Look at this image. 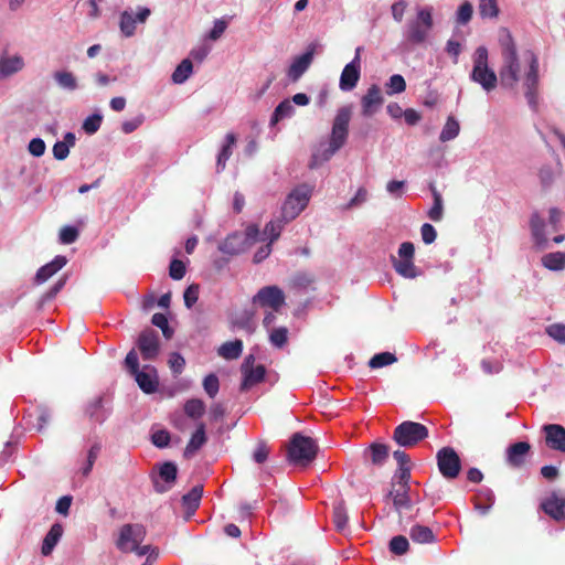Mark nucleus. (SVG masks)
Returning a JSON list of instances; mask_svg holds the SVG:
<instances>
[{"label": "nucleus", "instance_id": "obj_1", "mask_svg": "<svg viewBox=\"0 0 565 565\" xmlns=\"http://www.w3.org/2000/svg\"><path fill=\"white\" fill-rule=\"evenodd\" d=\"M499 44L502 56V65L499 70L500 84L513 89L520 81L521 64L515 41L505 28L500 30Z\"/></svg>", "mask_w": 565, "mask_h": 565}, {"label": "nucleus", "instance_id": "obj_2", "mask_svg": "<svg viewBox=\"0 0 565 565\" xmlns=\"http://www.w3.org/2000/svg\"><path fill=\"white\" fill-rule=\"evenodd\" d=\"M350 119L351 111L349 108L343 107L339 109L333 120L329 147L322 152L315 153L312 156L311 162L309 164L311 169L319 166L321 162L330 160L331 157L344 146L349 134Z\"/></svg>", "mask_w": 565, "mask_h": 565}, {"label": "nucleus", "instance_id": "obj_3", "mask_svg": "<svg viewBox=\"0 0 565 565\" xmlns=\"http://www.w3.org/2000/svg\"><path fill=\"white\" fill-rule=\"evenodd\" d=\"M434 8L431 6L418 7L416 15L406 23L404 38L411 45L425 44L434 29Z\"/></svg>", "mask_w": 565, "mask_h": 565}, {"label": "nucleus", "instance_id": "obj_4", "mask_svg": "<svg viewBox=\"0 0 565 565\" xmlns=\"http://www.w3.org/2000/svg\"><path fill=\"white\" fill-rule=\"evenodd\" d=\"M318 454L316 440L301 433H295L287 447V460L294 465L307 466L315 460Z\"/></svg>", "mask_w": 565, "mask_h": 565}, {"label": "nucleus", "instance_id": "obj_5", "mask_svg": "<svg viewBox=\"0 0 565 565\" xmlns=\"http://www.w3.org/2000/svg\"><path fill=\"white\" fill-rule=\"evenodd\" d=\"M470 78L480 84L486 92L493 90L498 85L499 77L488 65V50L484 46H479L475 52Z\"/></svg>", "mask_w": 565, "mask_h": 565}, {"label": "nucleus", "instance_id": "obj_6", "mask_svg": "<svg viewBox=\"0 0 565 565\" xmlns=\"http://www.w3.org/2000/svg\"><path fill=\"white\" fill-rule=\"evenodd\" d=\"M428 437V428L417 422L405 420L393 431V440L401 447L413 448Z\"/></svg>", "mask_w": 565, "mask_h": 565}, {"label": "nucleus", "instance_id": "obj_7", "mask_svg": "<svg viewBox=\"0 0 565 565\" xmlns=\"http://www.w3.org/2000/svg\"><path fill=\"white\" fill-rule=\"evenodd\" d=\"M310 196L311 190L305 184L294 189L281 206V216L285 222L295 220L308 205Z\"/></svg>", "mask_w": 565, "mask_h": 565}, {"label": "nucleus", "instance_id": "obj_8", "mask_svg": "<svg viewBox=\"0 0 565 565\" xmlns=\"http://www.w3.org/2000/svg\"><path fill=\"white\" fill-rule=\"evenodd\" d=\"M437 467L447 480L456 479L461 471V460L452 447H443L436 454Z\"/></svg>", "mask_w": 565, "mask_h": 565}, {"label": "nucleus", "instance_id": "obj_9", "mask_svg": "<svg viewBox=\"0 0 565 565\" xmlns=\"http://www.w3.org/2000/svg\"><path fill=\"white\" fill-rule=\"evenodd\" d=\"M146 537V529L141 524H125L120 529L117 547L122 552H132Z\"/></svg>", "mask_w": 565, "mask_h": 565}, {"label": "nucleus", "instance_id": "obj_10", "mask_svg": "<svg viewBox=\"0 0 565 565\" xmlns=\"http://www.w3.org/2000/svg\"><path fill=\"white\" fill-rule=\"evenodd\" d=\"M253 302L263 308L278 311L285 303V294L278 286H266L257 291L253 297Z\"/></svg>", "mask_w": 565, "mask_h": 565}, {"label": "nucleus", "instance_id": "obj_11", "mask_svg": "<svg viewBox=\"0 0 565 565\" xmlns=\"http://www.w3.org/2000/svg\"><path fill=\"white\" fill-rule=\"evenodd\" d=\"M255 356L249 354L245 358L242 363L241 371L243 374V382L241 384V391H247L252 386L260 383L265 379L266 369L263 364L254 366Z\"/></svg>", "mask_w": 565, "mask_h": 565}, {"label": "nucleus", "instance_id": "obj_12", "mask_svg": "<svg viewBox=\"0 0 565 565\" xmlns=\"http://www.w3.org/2000/svg\"><path fill=\"white\" fill-rule=\"evenodd\" d=\"M361 47L356 49L354 58L348 63L340 75L339 86L343 92H350L355 88L361 77Z\"/></svg>", "mask_w": 565, "mask_h": 565}, {"label": "nucleus", "instance_id": "obj_13", "mask_svg": "<svg viewBox=\"0 0 565 565\" xmlns=\"http://www.w3.org/2000/svg\"><path fill=\"white\" fill-rule=\"evenodd\" d=\"M138 349L143 360H153L159 354V337L153 329L143 330L137 341Z\"/></svg>", "mask_w": 565, "mask_h": 565}, {"label": "nucleus", "instance_id": "obj_14", "mask_svg": "<svg viewBox=\"0 0 565 565\" xmlns=\"http://www.w3.org/2000/svg\"><path fill=\"white\" fill-rule=\"evenodd\" d=\"M524 87L527 103L535 106L539 87V61L533 53H531L529 71L524 77Z\"/></svg>", "mask_w": 565, "mask_h": 565}, {"label": "nucleus", "instance_id": "obj_15", "mask_svg": "<svg viewBox=\"0 0 565 565\" xmlns=\"http://www.w3.org/2000/svg\"><path fill=\"white\" fill-rule=\"evenodd\" d=\"M540 508L553 520L562 521L565 519V495L553 491L541 502Z\"/></svg>", "mask_w": 565, "mask_h": 565}, {"label": "nucleus", "instance_id": "obj_16", "mask_svg": "<svg viewBox=\"0 0 565 565\" xmlns=\"http://www.w3.org/2000/svg\"><path fill=\"white\" fill-rule=\"evenodd\" d=\"M411 487L399 486L391 482V490L386 499H391L394 510L401 515L404 510H411L413 500L411 497Z\"/></svg>", "mask_w": 565, "mask_h": 565}, {"label": "nucleus", "instance_id": "obj_17", "mask_svg": "<svg viewBox=\"0 0 565 565\" xmlns=\"http://www.w3.org/2000/svg\"><path fill=\"white\" fill-rule=\"evenodd\" d=\"M384 98L377 85L373 84L361 98L362 115L364 117L373 116L383 105Z\"/></svg>", "mask_w": 565, "mask_h": 565}, {"label": "nucleus", "instance_id": "obj_18", "mask_svg": "<svg viewBox=\"0 0 565 565\" xmlns=\"http://www.w3.org/2000/svg\"><path fill=\"white\" fill-rule=\"evenodd\" d=\"M315 55V46L311 45L307 52L297 56L288 68L287 75L291 82H297L310 67Z\"/></svg>", "mask_w": 565, "mask_h": 565}, {"label": "nucleus", "instance_id": "obj_19", "mask_svg": "<svg viewBox=\"0 0 565 565\" xmlns=\"http://www.w3.org/2000/svg\"><path fill=\"white\" fill-rule=\"evenodd\" d=\"M545 443L554 450L565 451V428L558 424H548L543 427Z\"/></svg>", "mask_w": 565, "mask_h": 565}, {"label": "nucleus", "instance_id": "obj_20", "mask_svg": "<svg viewBox=\"0 0 565 565\" xmlns=\"http://www.w3.org/2000/svg\"><path fill=\"white\" fill-rule=\"evenodd\" d=\"M531 450V445L526 441H518L507 449V462L514 468H520L525 463V458Z\"/></svg>", "mask_w": 565, "mask_h": 565}, {"label": "nucleus", "instance_id": "obj_21", "mask_svg": "<svg viewBox=\"0 0 565 565\" xmlns=\"http://www.w3.org/2000/svg\"><path fill=\"white\" fill-rule=\"evenodd\" d=\"M67 264L65 256L57 255L55 258L40 267L34 277V284L42 285Z\"/></svg>", "mask_w": 565, "mask_h": 565}, {"label": "nucleus", "instance_id": "obj_22", "mask_svg": "<svg viewBox=\"0 0 565 565\" xmlns=\"http://www.w3.org/2000/svg\"><path fill=\"white\" fill-rule=\"evenodd\" d=\"M205 424L200 422L196 425L195 431L192 434L190 440L188 441L183 457L189 459L194 456L207 441L206 433H205Z\"/></svg>", "mask_w": 565, "mask_h": 565}, {"label": "nucleus", "instance_id": "obj_23", "mask_svg": "<svg viewBox=\"0 0 565 565\" xmlns=\"http://www.w3.org/2000/svg\"><path fill=\"white\" fill-rule=\"evenodd\" d=\"M24 67V60L20 55H9L3 52L0 56V76L9 77Z\"/></svg>", "mask_w": 565, "mask_h": 565}, {"label": "nucleus", "instance_id": "obj_24", "mask_svg": "<svg viewBox=\"0 0 565 565\" xmlns=\"http://www.w3.org/2000/svg\"><path fill=\"white\" fill-rule=\"evenodd\" d=\"M530 227L535 245L540 249H544L547 246L548 239L545 234V222L537 212L531 215Z\"/></svg>", "mask_w": 565, "mask_h": 565}, {"label": "nucleus", "instance_id": "obj_25", "mask_svg": "<svg viewBox=\"0 0 565 565\" xmlns=\"http://www.w3.org/2000/svg\"><path fill=\"white\" fill-rule=\"evenodd\" d=\"M150 372H147L145 370L138 371L137 373L132 374L135 376L136 382L138 383V386L141 391H143L146 394L154 393L158 388V379L156 375V370L152 367L150 369Z\"/></svg>", "mask_w": 565, "mask_h": 565}, {"label": "nucleus", "instance_id": "obj_26", "mask_svg": "<svg viewBox=\"0 0 565 565\" xmlns=\"http://www.w3.org/2000/svg\"><path fill=\"white\" fill-rule=\"evenodd\" d=\"M62 534H63V526L60 523H55L51 526L50 531L46 533V535L43 540L42 547H41V553L44 556H47L52 553L53 548L55 547V545L62 537Z\"/></svg>", "mask_w": 565, "mask_h": 565}, {"label": "nucleus", "instance_id": "obj_27", "mask_svg": "<svg viewBox=\"0 0 565 565\" xmlns=\"http://www.w3.org/2000/svg\"><path fill=\"white\" fill-rule=\"evenodd\" d=\"M409 537L414 543L430 544L436 542V536L430 527L416 524L409 530Z\"/></svg>", "mask_w": 565, "mask_h": 565}, {"label": "nucleus", "instance_id": "obj_28", "mask_svg": "<svg viewBox=\"0 0 565 565\" xmlns=\"http://www.w3.org/2000/svg\"><path fill=\"white\" fill-rule=\"evenodd\" d=\"M232 327L244 330L247 333H253L256 329L254 321V312L250 310H243L232 319Z\"/></svg>", "mask_w": 565, "mask_h": 565}, {"label": "nucleus", "instance_id": "obj_29", "mask_svg": "<svg viewBox=\"0 0 565 565\" xmlns=\"http://www.w3.org/2000/svg\"><path fill=\"white\" fill-rule=\"evenodd\" d=\"M203 494V486H194L186 494L182 497V504L190 515L200 507L201 498Z\"/></svg>", "mask_w": 565, "mask_h": 565}, {"label": "nucleus", "instance_id": "obj_30", "mask_svg": "<svg viewBox=\"0 0 565 565\" xmlns=\"http://www.w3.org/2000/svg\"><path fill=\"white\" fill-rule=\"evenodd\" d=\"M542 265L552 271L565 269V252H553L542 256Z\"/></svg>", "mask_w": 565, "mask_h": 565}, {"label": "nucleus", "instance_id": "obj_31", "mask_svg": "<svg viewBox=\"0 0 565 565\" xmlns=\"http://www.w3.org/2000/svg\"><path fill=\"white\" fill-rule=\"evenodd\" d=\"M243 351V342L234 340L223 343L218 348V354L226 360H235L241 356Z\"/></svg>", "mask_w": 565, "mask_h": 565}, {"label": "nucleus", "instance_id": "obj_32", "mask_svg": "<svg viewBox=\"0 0 565 565\" xmlns=\"http://www.w3.org/2000/svg\"><path fill=\"white\" fill-rule=\"evenodd\" d=\"M369 452L372 463L381 466L388 458L390 447L384 444L373 443L369 448Z\"/></svg>", "mask_w": 565, "mask_h": 565}, {"label": "nucleus", "instance_id": "obj_33", "mask_svg": "<svg viewBox=\"0 0 565 565\" xmlns=\"http://www.w3.org/2000/svg\"><path fill=\"white\" fill-rule=\"evenodd\" d=\"M288 222H285V218L280 215L277 220H273L265 225L263 234L269 239V244H273L280 236V233L284 226Z\"/></svg>", "mask_w": 565, "mask_h": 565}, {"label": "nucleus", "instance_id": "obj_34", "mask_svg": "<svg viewBox=\"0 0 565 565\" xmlns=\"http://www.w3.org/2000/svg\"><path fill=\"white\" fill-rule=\"evenodd\" d=\"M184 414L192 419H200L205 412V404L202 399L191 398L184 403Z\"/></svg>", "mask_w": 565, "mask_h": 565}, {"label": "nucleus", "instance_id": "obj_35", "mask_svg": "<svg viewBox=\"0 0 565 565\" xmlns=\"http://www.w3.org/2000/svg\"><path fill=\"white\" fill-rule=\"evenodd\" d=\"M394 268L397 274L405 278H415L418 273L413 259H396L393 258Z\"/></svg>", "mask_w": 565, "mask_h": 565}, {"label": "nucleus", "instance_id": "obj_36", "mask_svg": "<svg viewBox=\"0 0 565 565\" xmlns=\"http://www.w3.org/2000/svg\"><path fill=\"white\" fill-rule=\"evenodd\" d=\"M193 65L189 58H184L172 73V81L175 84L184 83L192 74Z\"/></svg>", "mask_w": 565, "mask_h": 565}, {"label": "nucleus", "instance_id": "obj_37", "mask_svg": "<svg viewBox=\"0 0 565 565\" xmlns=\"http://www.w3.org/2000/svg\"><path fill=\"white\" fill-rule=\"evenodd\" d=\"M53 76L60 87L68 90H75L77 88V81L72 72L57 71Z\"/></svg>", "mask_w": 565, "mask_h": 565}, {"label": "nucleus", "instance_id": "obj_38", "mask_svg": "<svg viewBox=\"0 0 565 565\" xmlns=\"http://www.w3.org/2000/svg\"><path fill=\"white\" fill-rule=\"evenodd\" d=\"M459 130H460L459 122L452 116H449L441 132H440V136H439L440 141L446 142V141L455 139L458 136Z\"/></svg>", "mask_w": 565, "mask_h": 565}, {"label": "nucleus", "instance_id": "obj_39", "mask_svg": "<svg viewBox=\"0 0 565 565\" xmlns=\"http://www.w3.org/2000/svg\"><path fill=\"white\" fill-rule=\"evenodd\" d=\"M332 518H333L335 527L339 531H343L347 527L348 522H349V516H348L344 501H340L337 505H334Z\"/></svg>", "mask_w": 565, "mask_h": 565}, {"label": "nucleus", "instance_id": "obj_40", "mask_svg": "<svg viewBox=\"0 0 565 565\" xmlns=\"http://www.w3.org/2000/svg\"><path fill=\"white\" fill-rule=\"evenodd\" d=\"M295 113V108L289 99H285L278 104L271 116V124L275 125L279 120L290 117Z\"/></svg>", "mask_w": 565, "mask_h": 565}, {"label": "nucleus", "instance_id": "obj_41", "mask_svg": "<svg viewBox=\"0 0 565 565\" xmlns=\"http://www.w3.org/2000/svg\"><path fill=\"white\" fill-rule=\"evenodd\" d=\"M434 204L428 211V217L434 222H439L443 218V198L441 194L431 186Z\"/></svg>", "mask_w": 565, "mask_h": 565}, {"label": "nucleus", "instance_id": "obj_42", "mask_svg": "<svg viewBox=\"0 0 565 565\" xmlns=\"http://www.w3.org/2000/svg\"><path fill=\"white\" fill-rule=\"evenodd\" d=\"M236 142V136L233 132H228L226 135V143L223 146L218 157H217V167L222 169L225 168L226 161L230 159L232 154V146Z\"/></svg>", "mask_w": 565, "mask_h": 565}, {"label": "nucleus", "instance_id": "obj_43", "mask_svg": "<svg viewBox=\"0 0 565 565\" xmlns=\"http://www.w3.org/2000/svg\"><path fill=\"white\" fill-rule=\"evenodd\" d=\"M396 361H397V359H396L395 354H393L391 352H381V353L375 354L369 361V366L371 369H379V367H383L386 365H391Z\"/></svg>", "mask_w": 565, "mask_h": 565}, {"label": "nucleus", "instance_id": "obj_44", "mask_svg": "<svg viewBox=\"0 0 565 565\" xmlns=\"http://www.w3.org/2000/svg\"><path fill=\"white\" fill-rule=\"evenodd\" d=\"M178 467L175 463L167 461L162 463L159 468V476L167 483L172 484L177 480Z\"/></svg>", "mask_w": 565, "mask_h": 565}, {"label": "nucleus", "instance_id": "obj_45", "mask_svg": "<svg viewBox=\"0 0 565 565\" xmlns=\"http://www.w3.org/2000/svg\"><path fill=\"white\" fill-rule=\"evenodd\" d=\"M406 89V82L399 74L392 75L386 84V93L388 95L401 94Z\"/></svg>", "mask_w": 565, "mask_h": 565}, {"label": "nucleus", "instance_id": "obj_46", "mask_svg": "<svg viewBox=\"0 0 565 565\" xmlns=\"http://www.w3.org/2000/svg\"><path fill=\"white\" fill-rule=\"evenodd\" d=\"M119 26H120V31L126 35V36H131L134 35L135 33V30H136V19L132 17L131 13H129L128 11H124L121 14H120V23H119Z\"/></svg>", "mask_w": 565, "mask_h": 565}, {"label": "nucleus", "instance_id": "obj_47", "mask_svg": "<svg viewBox=\"0 0 565 565\" xmlns=\"http://www.w3.org/2000/svg\"><path fill=\"white\" fill-rule=\"evenodd\" d=\"M479 13L482 18H497L499 14L497 0H479Z\"/></svg>", "mask_w": 565, "mask_h": 565}, {"label": "nucleus", "instance_id": "obj_48", "mask_svg": "<svg viewBox=\"0 0 565 565\" xmlns=\"http://www.w3.org/2000/svg\"><path fill=\"white\" fill-rule=\"evenodd\" d=\"M408 547V540L404 535H396L390 541V551L395 555H404Z\"/></svg>", "mask_w": 565, "mask_h": 565}, {"label": "nucleus", "instance_id": "obj_49", "mask_svg": "<svg viewBox=\"0 0 565 565\" xmlns=\"http://www.w3.org/2000/svg\"><path fill=\"white\" fill-rule=\"evenodd\" d=\"M203 388L211 398H214L220 390L218 377L213 373L206 375L203 380Z\"/></svg>", "mask_w": 565, "mask_h": 565}, {"label": "nucleus", "instance_id": "obj_50", "mask_svg": "<svg viewBox=\"0 0 565 565\" xmlns=\"http://www.w3.org/2000/svg\"><path fill=\"white\" fill-rule=\"evenodd\" d=\"M315 282L313 275L309 273H297L291 279V286L298 289H307Z\"/></svg>", "mask_w": 565, "mask_h": 565}, {"label": "nucleus", "instance_id": "obj_51", "mask_svg": "<svg viewBox=\"0 0 565 565\" xmlns=\"http://www.w3.org/2000/svg\"><path fill=\"white\" fill-rule=\"evenodd\" d=\"M269 340L273 345L282 348L288 341V329L285 327L274 329L270 332Z\"/></svg>", "mask_w": 565, "mask_h": 565}, {"label": "nucleus", "instance_id": "obj_52", "mask_svg": "<svg viewBox=\"0 0 565 565\" xmlns=\"http://www.w3.org/2000/svg\"><path fill=\"white\" fill-rule=\"evenodd\" d=\"M239 241V236L236 234L228 235L220 246V249L225 254L236 255L241 252L239 246L236 244Z\"/></svg>", "mask_w": 565, "mask_h": 565}, {"label": "nucleus", "instance_id": "obj_53", "mask_svg": "<svg viewBox=\"0 0 565 565\" xmlns=\"http://www.w3.org/2000/svg\"><path fill=\"white\" fill-rule=\"evenodd\" d=\"M102 121H103L102 115L93 114L84 120L83 129L86 134L93 135L99 129Z\"/></svg>", "mask_w": 565, "mask_h": 565}, {"label": "nucleus", "instance_id": "obj_54", "mask_svg": "<svg viewBox=\"0 0 565 565\" xmlns=\"http://www.w3.org/2000/svg\"><path fill=\"white\" fill-rule=\"evenodd\" d=\"M477 498L478 501L487 503L484 509H482V514H487L495 501L493 491L490 488H482L479 490Z\"/></svg>", "mask_w": 565, "mask_h": 565}, {"label": "nucleus", "instance_id": "obj_55", "mask_svg": "<svg viewBox=\"0 0 565 565\" xmlns=\"http://www.w3.org/2000/svg\"><path fill=\"white\" fill-rule=\"evenodd\" d=\"M539 178L543 188H548L555 180V171L551 166H542L539 170Z\"/></svg>", "mask_w": 565, "mask_h": 565}, {"label": "nucleus", "instance_id": "obj_56", "mask_svg": "<svg viewBox=\"0 0 565 565\" xmlns=\"http://www.w3.org/2000/svg\"><path fill=\"white\" fill-rule=\"evenodd\" d=\"M411 467L409 468H397L392 478V483L409 487L411 481Z\"/></svg>", "mask_w": 565, "mask_h": 565}, {"label": "nucleus", "instance_id": "obj_57", "mask_svg": "<svg viewBox=\"0 0 565 565\" xmlns=\"http://www.w3.org/2000/svg\"><path fill=\"white\" fill-rule=\"evenodd\" d=\"M68 277L63 275L60 279L42 296V301L46 302L56 297V295L64 288Z\"/></svg>", "mask_w": 565, "mask_h": 565}, {"label": "nucleus", "instance_id": "obj_58", "mask_svg": "<svg viewBox=\"0 0 565 565\" xmlns=\"http://www.w3.org/2000/svg\"><path fill=\"white\" fill-rule=\"evenodd\" d=\"M78 230L74 226H64L60 231V242L62 244H72L78 238Z\"/></svg>", "mask_w": 565, "mask_h": 565}, {"label": "nucleus", "instance_id": "obj_59", "mask_svg": "<svg viewBox=\"0 0 565 565\" xmlns=\"http://www.w3.org/2000/svg\"><path fill=\"white\" fill-rule=\"evenodd\" d=\"M185 265L180 259H172L169 266V275L174 280H180L185 275Z\"/></svg>", "mask_w": 565, "mask_h": 565}, {"label": "nucleus", "instance_id": "obj_60", "mask_svg": "<svg viewBox=\"0 0 565 565\" xmlns=\"http://www.w3.org/2000/svg\"><path fill=\"white\" fill-rule=\"evenodd\" d=\"M200 287L196 284L190 285L183 294L184 305L191 308L199 299Z\"/></svg>", "mask_w": 565, "mask_h": 565}, {"label": "nucleus", "instance_id": "obj_61", "mask_svg": "<svg viewBox=\"0 0 565 565\" xmlns=\"http://www.w3.org/2000/svg\"><path fill=\"white\" fill-rule=\"evenodd\" d=\"M547 334L558 343L565 344V324L555 323L546 329Z\"/></svg>", "mask_w": 565, "mask_h": 565}, {"label": "nucleus", "instance_id": "obj_62", "mask_svg": "<svg viewBox=\"0 0 565 565\" xmlns=\"http://www.w3.org/2000/svg\"><path fill=\"white\" fill-rule=\"evenodd\" d=\"M269 452V447L264 441H259L253 452V459L257 463H264L268 459Z\"/></svg>", "mask_w": 565, "mask_h": 565}, {"label": "nucleus", "instance_id": "obj_63", "mask_svg": "<svg viewBox=\"0 0 565 565\" xmlns=\"http://www.w3.org/2000/svg\"><path fill=\"white\" fill-rule=\"evenodd\" d=\"M473 8L470 2L462 3L457 12V21L460 24L468 23L472 18Z\"/></svg>", "mask_w": 565, "mask_h": 565}, {"label": "nucleus", "instance_id": "obj_64", "mask_svg": "<svg viewBox=\"0 0 565 565\" xmlns=\"http://www.w3.org/2000/svg\"><path fill=\"white\" fill-rule=\"evenodd\" d=\"M169 365L174 374H181L185 365V360L180 353L173 352L170 354Z\"/></svg>", "mask_w": 565, "mask_h": 565}]
</instances>
